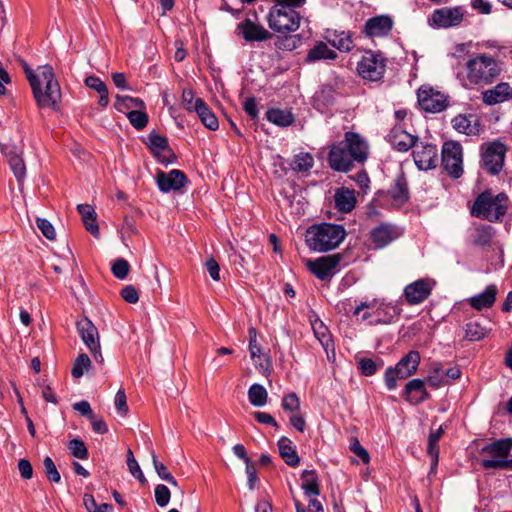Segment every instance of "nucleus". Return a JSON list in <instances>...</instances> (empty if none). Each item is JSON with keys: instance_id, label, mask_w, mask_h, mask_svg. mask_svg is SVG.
<instances>
[{"instance_id": "nucleus-1", "label": "nucleus", "mask_w": 512, "mask_h": 512, "mask_svg": "<svg viewBox=\"0 0 512 512\" xmlns=\"http://www.w3.org/2000/svg\"><path fill=\"white\" fill-rule=\"evenodd\" d=\"M502 71L500 61L487 53L471 55L456 72L465 89H476L492 84Z\"/></svg>"}, {"instance_id": "nucleus-2", "label": "nucleus", "mask_w": 512, "mask_h": 512, "mask_svg": "<svg viewBox=\"0 0 512 512\" xmlns=\"http://www.w3.org/2000/svg\"><path fill=\"white\" fill-rule=\"evenodd\" d=\"M368 151V143L360 134L346 132L342 141L331 146L328 163L335 171L348 172L354 162L363 163L367 159Z\"/></svg>"}, {"instance_id": "nucleus-3", "label": "nucleus", "mask_w": 512, "mask_h": 512, "mask_svg": "<svg viewBox=\"0 0 512 512\" xmlns=\"http://www.w3.org/2000/svg\"><path fill=\"white\" fill-rule=\"evenodd\" d=\"M274 5L268 13L269 27L277 33H290L300 26L301 17L295 10L302 7L306 0H272Z\"/></svg>"}, {"instance_id": "nucleus-4", "label": "nucleus", "mask_w": 512, "mask_h": 512, "mask_svg": "<svg viewBox=\"0 0 512 512\" xmlns=\"http://www.w3.org/2000/svg\"><path fill=\"white\" fill-rule=\"evenodd\" d=\"M30 86L40 108L58 110L61 101V89L51 66H41L40 77Z\"/></svg>"}, {"instance_id": "nucleus-5", "label": "nucleus", "mask_w": 512, "mask_h": 512, "mask_svg": "<svg viewBox=\"0 0 512 512\" xmlns=\"http://www.w3.org/2000/svg\"><path fill=\"white\" fill-rule=\"evenodd\" d=\"M509 198L505 193L493 194L484 191L477 196L471 215L488 222H500L508 211Z\"/></svg>"}, {"instance_id": "nucleus-6", "label": "nucleus", "mask_w": 512, "mask_h": 512, "mask_svg": "<svg viewBox=\"0 0 512 512\" xmlns=\"http://www.w3.org/2000/svg\"><path fill=\"white\" fill-rule=\"evenodd\" d=\"M345 236L346 231L343 226L323 223L307 230L306 244L313 251L326 252L338 247Z\"/></svg>"}, {"instance_id": "nucleus-7", "label": "nucleus", "mask_w": 512, "mask_h": 512, "mask_svg": "<svg viewBox=\"0 0 512 512\" xmlns=\"http://www.w3.org/2000/svg\"><path fill=\"white\" fill-rule=\"evenodd\" d=\"M512 439L496 440L480 450L481 465L485 469H512Z\"/></svg>"}, {"instance_id": "nucleus-8", "label": "nucleus", "mask_w": 512, "mask_h": 512, "mask_svg": "<svg viewBox=\"0 0 512 512\" xmlns=\"http://www.w3.org/2000/svg\"><path fill=\"white\" fill-rule=\"evenodd\" d=\"M419 363V352L411 350L399 360L395 367H388L384 375L387 389L389 391L395 390L397 380H404L413 375L417 371Z\"/></svg>"}, {"instance_id": "nucleus-9", "label": "nucleus", "mask_w": 512, "mask_h": 512, "mask_svg": "<svg viewBox=\"0 0 512 512\" xmlns=\"http://www.w3.org/2000/svg\"><path fill=\"white\" fill-rule=\"evenodd\" d=\"M442 165L444 170L452 177L459 178L463 174V150L457 141H446L442 146Z\"/></svg>"}, {"instance_id": "nucleus-10", "label": "nucleus", "mask_w": 512, "mask_h": 512, "mask_svg": "<svg viewBox=\"0 0 512 512\" xmlns=\"http://www.w3.org/2000/svg\"><path fill=\"white\" fill-rule=\"evenodd\" d=\"M420 107L430 113H439L448 105L447 96L429 85H422L417 91Z\"/></svg>"}, {"instance_id": "nucleus-11", "label": "nucleus", "mask_w": 512, "mask_h": 512, "mask_svg": "<svg viewBox=\"0 0 512 512\" xmlns=\"http://www.w3.org/2000/svg\"><path fill=\"white\" fill-rule=\"evenodd\" d=\"M385 62L382 56L373 52L365 53L357 64L358 74L370 81L380 80L385 73Z\"/></svg>"}, {"instance_id": "nucleus-12", "label": "nucleus", "mask_w": 512, "mask_h": 512, "mask_svg": "<svg viewBox=\"0 0 512 512\" xmlns=\"http://www.w3.org/2000/svg\"><path fill=\"white\" fill-rule=\"evenodd\" d=\"M413 159L420 170L433 169L437 165V147L431 143L419 142L413 148Z\"/></svg>"}, {"instance_id": "nucleus-13", "label": "nucleus", "mask_w": 512, "mask_h": 512, "mask_svg": "<svg viewBox=\"0 0 512 512\" xmlns=\"http://www.w3.org/2000/svg\"><path fill=\"white\" fill-rule=\"evenodd\" d=\"M341 258L340 254L322 256L315 260H307L306 266L318 279L326 280L331 277Z\"/></svg>"}, {"instance_id": "nucleus-14", "label": "nucleus", "mask_w": 512, "mask_h": 512, "mask_svg": "<svg viewBox=\"0 0 512 512\" xmlns=\"http://www.w3.org/2000/svg\"><path fill=\"white\" fill-rule=\"evenodd\" d=\"M506 147L500 142L489 144L483 153L484 168L492 175L498 174L504 164Z\"/></svg>"}, {"instance_id": "nucleus-15", "label": "nucleus", "mask_w": 512, "mask_h": 512, "mask_svg": "<svg viewBox=\"0 0 512 512\" xmlns=\"http://www.w3.org/2000/svg\"><path fill=\"white\" fill-rule=\"evenodd\" d=\"M434 282L429 279H419L404 288V297L408 304L417 305L425 301L431 294Z\"/></svg>"}, {"instance_id": "nucleus-16", "label": "nucleus", "mask_w": 512, "mask_h": 512, "mask_svg": "<svg viewBox=\"0 0 512 512\" xmlns=\"http://www.w3.org/2000/svg\"><path fill=\"white\" fill-rule=\"evenodd\" d=\"M464 18V11L460 7H444L437 9L431 16L434 26L439 28H449L459 25Z\"/></svg>"}, {"instance_id": "nucleus-17", "label": "nucleus", "mask_w": 512, "mask_h": 512, "mask_svg": "<svg viewBox=\"0 0 512 512\" xmlns=\"http://www.w3.org/2000/svg\"><path fill=\"white\" fill-rule=\"evenodd\" d=\"M156 182L161 192L168 193L172 190H179L184 187L187 182V178L182 171L177 169H173L168 173L158 170L156 174Z\"/></svg>"}, {"instance_id": "nucleus-18", "label": "nucleus", "mask_w": 512, "mask_h": 512, "mask_svg": "<svg viewBox=\"0 0 512 512\" xmlns=\"http://www.w3.org/2000/svg\"><path fill=\"white\" fill-rule=\"evenodd\" d=\"M391 146L399 152H407L418 143V137L405 131L401 126H394L387 136Z\"/></svg>"}, {"instance_id": "nucleus-19", "label": "nucleus", "mask_w": 512, "mask_h": 512, "mask_svg": "<svg viewBox=\"0 0 512 512\" xmlns=\"http://www.w3.org/2000/svg\"><path fill=\"white\" fill-rule=\"evenodd\" d=\"M393 28V20L387 15H380L368 19L363 32L368 37H385Z\"/></svg>"}, {"instance_id": "nucleus-20", "label": "nucleus", "mask_w": 512, "mask_h": 512, "mask_svg": "<svg viewBox=\"0 0 512 512\" xmlns=\"http://www.w3.org/2000/svg\"><path fill=\"white\" fill-rule=\"evenodd\" d=\"M237 30L248 41H264L271 38V33L262 25L254 23L251 19H245L237 25Z\"/></svg>"}, {"instance_id": "nucleus-21", "label": "nucleus", "mask_w": 512, "mask_h": 512, "mask_svg": "<svg viewBox=\"0 0 512 512\" xmlns=\"http://www.w3.org/2000/svg\"><path fill=\"white\" fill-rule=\"evenodd\" d=\"M324 39L340 52H350L354 47L352 35L349 31L327 29Z\"/></svg>"}, {"instance_id": "nucleus-22", "label": "nucleus", "mask_w": 512, "mask_h": 512, "mask_svg": "<svg viewBox=\"0 0 512 512\" xmlns=\"http://www.w3.org/2000/svg\"><path fill=\"white\" fill-rule=\"evenodd\" d=\"M403 396L413 405H417L430 397L425 388V382L421 379L410 380L405 386Z\"/></svg>"}, {"instance_id": "nucleus-23", "label": "nucleus", "mask_w": 512, "mask_h": 512, "mask_svg": "<svg viewBox=\"0 0 512 512\" xmlns=\"http://www.w3.org/2000/svg\"><path fill=\"white\" fill-rule=\"evenodd\" d=\"M399 236L395 226L381 224L371 231V240L376 248H383Z\"/></svg>"}, {"instance_id": "nucleus-24", "label": "nucleus", "mask_w": 512, "mask_h": 512, "mask_svg": "<svg viewBox=\"0 0 512 512\" xmlns=\"http://www.w3.org/2000/svg\"><path fill=\"white\" fill-rule=\"evenodd\" d=\"M76 327L85 345L89 350H94L99 343L98 330L95 325L88 318H82L76 322Z\"/></svg>"}, {"instance_id": "nucleus-25", "label": "nucleus", "mask_w": 512, "mask_h": 512, "mask_svg": "<svg viewBox=\"0 0 512 512\" xmlns=\"http://www.w3.org/2000/svg\"><path fill=\"white\" fill-rule=\"evenodd\" d=\"M512 98V88L508 83L502 82L482 93V100L486 105H495Z\"/></svg>"}, {"instance_id": "nucleus-26", "label": "nucleus", "mask_w": 512, "mask_h": 512, "mask_svg": "<svg viewBox=\"0 0 512 512\" xmlns=\"http://www.w3.org/2000/svg\"><path fill=\"white\" fill-rule=\"evenodd\" d=\"M249 352L256 366L262 370H268L270 366L269 358L262 353L261 347L257 343V332L254 327L249 328Z\"/></svg>"}, {"instance_id": "nucleus-27", "label": "nucleus", "mask_w": 512, "mask_h": 512, "mask_svg": "<svg viewBox=\"0 0 512 512\" xmlns=\"http://www.w3.org/2000/svg\"><path fill=\"white\" fill-rule=\"evenodd\" d=\"M497 291L498 290L496 285H488L482 293L471 297L469 299V303L474 309L478 311L490 308L496 300Z\"/></svg>"}, {"instance_id": "nucleus-28", "label": "nucleus", "mask_w": 512, "mask_h": 512, "mask_svg": "<svg viewBox=\"0 0 512 512\" xmlns=\"http://www.w3.org/2000/svg\"><path fill=\"white\" fill-rule=\"evenodd\" d=\"M335 207L344 213L352 211L356 205L354 190L342 187L336 190L334 195Z\"/></svg>"}, {"instance_id": "nucleus-29", "label": "nucleus", "mask_w": 512, "mask_h": 512, "mask_svg": "<svg viewBox=\"0 0 512 512\" xmlns=\"http://www.w3.org/2000/svg\"><path fill=\"white\" fill-rule=\"evenodd\" d=\"M194 111L197 113L205 127L210 130H216L218 128L219 124L216 116L201 98H196Z\"/></svg>"}, {"instance_id": "nucleus-30", "label": "nucleus", "mask_w": 512, "mask_h": 512, "mask_svg": "<svg viewBox=\"0 0 512 512\" xmlns=\"http://www.w3.org/2000/svg\"><path fill=\"white\" fill-rule=\"evenodd\" d=\"M278 449L280 456L287 465L296 467L299 464L300 458L290 439L287 437H281L278 441Z\"/></svg>"}, {"instance_id": "nucleus-31", "label": "nucleus", "mask_w": 512, "mask_h": 512, "mask_svg": "<svg viewBox=\"0 0 512 512\" xmlns=\"http://www.w3.org/2000/svg\"><path fill=\"white\" fill-rule=\"evenodd\" d=\"M77 210L80 213L86 229L93 235H99V227L96 222V213L92 206L88 204H79Z\"/></svg>"}, {"instance_id": "nucleus-32", "label": "nucleus", "mask_w": 512, "mask_h": 512, "mask_svg": "<svg viewBox=\"0 0 512 512\" xmlns=\"http://www.w3.org/2000/svg\"><path fill=\"white\" fill-rule=\"evenodd\" d=\"M301 479V488L306 496H318L320 494V485L315 470H304Z\"/></svg>"}, {"instance_id": "nucleus-33", "label": "nucleus", "mask_w": 512, "mask_h": 512, "mask_svg": "<svg viewBox=\"0 0 512 512\" xmlns=\"http://www.w3.org/2000/svg\"><path fill=\"white\" fill-rule=\"evenodd\" d=\"M389 194L392 197V199L399 204H403L408 200V184L403 174H400L396 177L394 184L389 190Z\"/></svg>"}, {"instance_id": "nucleus-34", "label": "nucleus", "mask_w": 512, "mask_h": 512, "mask_svg": "<svg viewBox=\"0 0 512 512\" xmlns=\"http://www.w3.org/2000/svg\"><path fill=\"white\" fill-rule=\"evenodd\" d=\"M147 144L151 151L154 153V155H156L161 162H166V156L164 155L162 157L160 155L161 152H170L168 147V141L165 137L155 132H151L148 135Z\"/></svg>"}, {"instance_id": "nucleus-35", "label": "nucleus", "mask_w": 512, "mask_h": 512, "mask_svg": "<svg viewBox=\"0 0 512 512\" xmlns=\"http://www.w3.org/2000/svg\"><path fill=\"white\" fill-rule=\"evenodd\" d=\"M401 313V308L396 304H382L376 310L377 323H391Z\"/></svg>"}, {"instance_id": "nucleus-36", "label": "nucleus", "mask_w": 512, "mask_h": 512, "mask_svg": "<svg viewBox=\"0 0 512 512\" xmlns=\"http://www.w3.org/2000/svg\"><path fill=\"white\" fill-rule=\"evenodd\" d=\"M337 57L336 52L329 49L327 44L324 42H318L312 49L309 50L307 55L308 62H314L321 59H335Z\"/></svg>"}, {"instance_id": "nucleus-37", "label": "nucleus", "mask_w": 512, "mask_h": 512, "mask_svg": "<svg viewBox=\"0 0 512 512\" xmlns=\"http://www.w3.org/2000/svg\"><path fill=\"white\" fill-rule=\"evenodd\" d=\"M267 120L278 126L286 127L293 123L294 117L291 112L281 109H270L266 113Z\"/></svg>"}, {"instance_id": "nucleus-38", "label": "nucleus", "mask_w": 512, "mask_h": 512, "mask_svg": "<svg viewBox=\"0 0 512 512\" xmlns=\"http://www.w3.org/2000/svg\"><path fill=\"white\" fill-rule=\"evenodd\" d=\"M490 328L481 325L477 321H471L465 325V338L469 341H479L485 338Z\"/></svg>"}, {"instance_id": "nucleus-39", "label": "nucleus", "mask_w": 512, "mask_h": 512, "mask_svg": "<svg viewBox=\"0 0 512 512\" xmlns=\"http://www.w3.org/2000/svg\"><path fill=\"white\" fill-rule=\"evenodd\" d=\"M248 399L253 406L263 407L268 399L267 390L262 385L255 383L248 390Z\"/></svg>"}, {"instance_id": "nucleus-40", "label": "nucleus", "mask_w": 512, "mask_h": 512, "mask_svg": "<svg viewBox=\"0 0 512 512\" xmlns=\"http://www.w3.org/2000/svg\"><path fill=\"white\" fill-rule=\"evenodd\" d=\"M493 235V227L489 225H480L474 230L472 242L477 246H487L490 244Z\"/></svg>"}, {"instance_id": "nucleus-41", "label": "nucleus", "mask_w": 512, "mask_h": 512, "mask_svg": "<svg viewBox=\"0 0 512 512\" xmlns=\"http://www.w3.org/2000/svg\"><path fill=\"white\" fill-rule=\"evenodd\" d=\"M314 165V158L310 153L301 152L295 155L291 168L298 172H308Z\"/></svg>"}, {"instance_id": "nucleus-42", "label": "nucleus", "mask_w": 512, "mask_h": 512, "mask_svg": "<svg viewBox=\"0 0 512 512\" xmlns=\"http://www.w3.org/2000/svg\"><path fill=\"white\" fill-rule=\"evenodd\" d=\"M471 117H467L465 115H458L452 119L453 128L456 129L460 133H464L466 135L475 134L477 129L472 125Z\"/></svg>"}, {"instance_id": "nucleus-43", "label": "nucleus", "mask_w": 512, "mask_h": 512, "mask_svg": "<svg viewBox=\"0 0 512 512\" xmlns=\"http://www.w3.org/2000/svg\"><path fill=\"white\" fill-rule=\"evenodd\" d=\"M152 462L157 475L164 481L168 482L172 486H177V480L168 471L167 467L160 461H158L156 454L151 452Z\"/></svg>"}, {"instance_id": "nucleus-44", "label": "nucleus", "mask_w": 512, "mask_h": 512, "mask_svg": "<svg viewBox=\"0 0 512 512\" xmlns=\"http://www.w3.org/2000/svg\"><path fill=\"white\" fill-rule=\"evenodd\" d=\"M312 328H313L316 338L327 349L332 344L331 336L328 331V328L320 320H315L312 323Z\"/></svg>"}, {"instance_id": "nucleus-45", "label": "nucleus", "mask_w": 512, "mask_h": 512, "mask_svg": "<svg viewBox=\"0 0 512 512\" xmlns=\"http://www.w3.org/2000/svg\"><path fill=\"white\" fill-rule=\"evenodd\" d=\"M114 106L118 111L123 112L124 109H130L132 107L143 108L144 102L139 98L117 95Z\"/></svg>"}, {"instance_id": "nucleus-46", "label": "nucleus", "mask_w": 512, "mask_h": 512, "mask_svg": "<svg viewBox=\"0 0 512 512\" xmlns=\"http://www.w3.org/2000/svg\"><path fill=\"white\" fill-rule=\"evenodd\" d=\"M8 161L17 180L19 182L22 181L26 175V167L23 159L17 154H10Z\"/></svg>"}, {"instance_id": "nucleus-47", "label": "nucleus", "mask_w": 512, "mask_h": 512, "mask_svg": "<svg viewBox=\"0 0 512 512\" xmlns=\"http://www.w3.org/2000/svg\"><path fill=\"white\" fill-rule=\"evenodd\" d=\"M91 366V360L86 354H80L74 361L71 374L74 378H80L84 372Z\"/></svg>"}, {"instance_id": "nucleus-48", "label": "nucleus", "mask_w": 512, "mask_h": 512, "mask_svg": "<svg viewBox=\"0 0 512 512\" xmlns=\"http://www.w3.org/2000/svg\"><path fill=\"white\" fill-rule=\"evenodd\" d=\"M127 118L131 125L137 130L145 128L148 123V115L142 110L129 111L127 113Z\"/></svg>"}, {"instance_id": "nucleus-49", "label": "nucleus", "mask_w": 512, "mask_h": 512, "mask_svg": "<svg viewBox=\"0 0 512 512\" xmlns=\"http://www.w3.org/2000/svg\"><path fill=\"white\" fill-rule=\"evenodd\" d=\"M71 454L78 459L85 460L88 458V450L85 443L80 439H73L68 444Z\"/></svg>"}, {"instance_id": "nucleus-50", "label": "nucleus", "mask_w": 512, "mask_h": 512, "mask_svg": "<svg viewBox=\"0 0 512 512\" xmlns=\"http://www.w3.org/2000/svg\"><path fill=\"white\" fill-rule=\"evenodd\" d=\"M154 494H155V501L160 507H165L168 505L170 498H171V493L166 485L158 484L155 487Z\"/></svg>"}, {"instance_id": "nucleus-51", "label": "nucleus", "mask_w": 512, "mask_h": 512, "mask_svg": "<svg viewBox=\"0 0 512 512\" xmlns=\"http://www.w3.org/2000/svg\"><path fill=\"white\" fill-rule=\"evenodd\" d=\"M43 466L46 476L51 482L58 483L61 480L60 473L58 472L51 457L47 456L44 458Z\"/></svg>"}, {"instance_id": "nucleus-52", "label": "nucleus", "mask_w": 512, "mask_h": 512, "mask_svg": "<svg viewBox=\"0 0 512 512\" xmlns=\"http://www.w3.org/2000/svg\"><path fill=\"white\" fill-rule=\"evenodd\" d=\"M112 273L118 279H124L127 277L130 269V265L127 260L123 258L117 259L112 265Z\"/></svg>"}, {"instance_id": "nucleus-53", "label": "nucleus", "mask_w": 512, "mask_h": 512, "mask_svg": "<svg viewBox=\"0 0 512 512\" xmlns=\"http://www.w3.org/2000/svg\"><path fill=\"white\" fill-rule=\"evenodd\" d=\"M36 223L39 230L47 239L54 240L56 238L55 228L47 219L37 218Z\"/></svg>"}, {"instance_id": "nucleus-54", "label": "nucleus", "mask_w": 512, "mask_h": 512, "mask_svg": "<svg viewBox=\"0 0 512 512\" xmlns=\"http://www.w3.org/2000/svg\"><path fill=\"white\" fill-rule=\"evenodd\" d=\"M114 404L116 407L117 412L121 416H126L128 413V405H127V398L125 391L120 389L117 391L114 399Z\"/></svg>"}, {"instance_id": "nucleus-55", "label": "nucleus", "mask_w": 512, "mask_h": 512, "mask_svg": "<svg viewBox=\"0 0 512 512\" xmlns=\"http://www.w3.org/2000/svg\"><path fill=\"white\" fill-rule=\"evenodd\" d=\"M282 408L285 411L295 412L300 408V401L295 393H290L282 399Z\"/></svg>"}, {"instance_id": "nucleus-56", "label": "nucleus", "mask_w": 512, "mask_h": 512, "mask_svg": "<svg viewBox=\"0 0 512 512\" xmlns=\"http://www.w3.org/2000/svg\"><path fill=\"white\" fill-rule=\"evenodd\" d=\"M350 450L357 455L363 463L368 464L370 456L367 450L360 444L357 438L352 439L350 443Z\"/></svg>"}, {"instance_id": "nucleus-57", "label": "nucleus", "mask_w": 512, "mask_h": 512, "mask_svg": "<svg viewBox=\"0 0 512 512\" xmlns=\"http://www.w3.org/2000/svg\"><path fill=\"white\" fill-rule=\"evenodd\" d=\"M359 369L365 376H371L377 371V364L370 358H363L359 361Z\"/></svg>"}, {"instance_id": "nucleus-58", "label": "nucleus", "mask_w": 512, "mask_h": 512, "mask_svg": "<svg viewBox=\"0 0 512 512\" xmlns=\"http://www.w3.org/2000/svg\"><path fill=\"white\" fill-rule=\"evenodd\" d=\"M205 267H206L210 277L214 281L220 280V267H219V264L217 263V261L213 257H210L206 260Z\"/></svg>"}, {"instance_id": "nucleus-59", "label": "nucleus", "mask_w": 512, "mask_h": 512, "mask_svg": "<svg viewBox=\"0 0 512 512\" xmlns=\"http://www.w3.org/2000/svg\"><path fill=\"white\" fill-rule=\"evenodd\" d=\"M85 85L98 93H103L107 89L106 84L96 76H89L85 79Z\"/></svg>"}, {"instance_id": "nucleus-60", "label": "nucleus", "mask_w": 512, "mask_h": 512, "mask_svg": "<svg viewBox=\"0 0 512 512\" xmlns=\"http://www.w3.org/2000/svg\"><path fill=\"white\" fill-rule=\"evenodd\" d=\"M427 383L434 388H437L444 384V370L442 368L435 369L434 373L428 376Z\"/></svg>"}, {"instance_id": "nucleus-61", "label": "nucleus", "mask_w": 512, "mask_h": 512, "mask_svg": "<svg viewBox=\"0 0 512 512\" xmlns=\"http://www.w3.org/2000/svg\"><path fill=\"white\" fill-rule=\"evenodd\" d=\"M246 464V474L248 478V487L250 490H253L255 488V485L258 481L257 472L255 465L252 461H247Z\"/></svg>"}, {"instance_id": "nucleus-62", "label": "nucleus", "mask_w": 512, "mask_h": 512, "mask_svg": "<svg viewBox=\"0 0 512 512\" xmlns=\"http://www.w3.org/2000/svg\"><path fill=\"white\" fill-rule=\"evenodd\" d=\"M121 296L126 302L131 304L136 303L139 299L138 292L132 285L125 286L121 291Z\"/></svg>"}, {"instance_id": "nucleus-63", "label": "nucleus", "mask_w": 512, "mask_h": 512, "mask_svg": "<svg viewBox=\"0 0 512 512\" xmlns=\"http://www.w3.org/2000/svg\"><path fill=\"white\" fill-rule=\"evenodd\" d=\"M18 470L24 479H31L33 476V467L27 459H20L18 461Z\"/></svg>"}, {"instance_id": "nucleus-64", "label": "nucleus", "mask_w": 512, "mask_h": 512, "mask_svg": "<svg viewBox=\"0 0 512 512\" xmlns=\"http://www.w3.org/2000/svg\"><path fill=\"white\" fill-rule=\"evenodd\" d=\"M73 409L78 411L83 416L88 417L89 419L94 416L92 408L88 401L82 400L73 404Z\"/></svg>"}]
</instances>
